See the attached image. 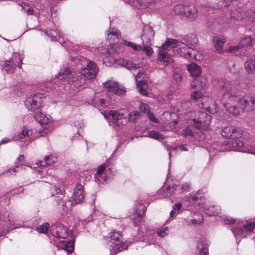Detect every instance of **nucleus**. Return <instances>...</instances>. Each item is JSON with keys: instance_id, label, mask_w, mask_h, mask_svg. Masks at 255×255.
Segmentation results:
<instances>
[{"instance_id": "20e7f679", "label": "nucleus", "mask_w": 255, "mask_h": 255, "mask_svg": "<svg viewBox=\"0 0 255 255\" xmlns=\"http://www.w3.org/2000/svg\"><path fill=\"white\" fill-rule=\"evenodd\" d=\"M116 171L113 168H109L107 169L104 165H101L97 169L94 177L97 182L104 183L109 178V174L113 176L115 174Z\"/></svg>"}, {"instance_id": "0eeeda50", "label": "nucleus", "mask_w": 255, "mask_h": 255, "mask_svg": "<svg viewBox=\"0 0 255 255\" xmlns=\"http://www.w3.org/2000/svg\"><path fill=\"white\" fill-rule=\"evenodd\" d=\"M42 103V99L38 94L29 96L25 102V105L29 111H34L38 109L41 106Z\"/></svg>"}, {"instance_id": "0e129e2a", "label": "nucleus", "mask_w": 255, "mask_h": 255, "mask_svg": "<svg viewBox=\"0 0 255 255\" xmlns=\"http://www.w3.org/2000/svg\"><path fill=\"white\" fill-rule=\"evenodd\" d=\"M182 205L180 203H177L174 205L173 207L174 210H179L181 209Z\"/></svg>"}, {"instance_id": "2eb2a0df", "label": "nucleus", "mask_w": 255, "mask_h": 255, "mask_svg": "<svg viewBox=\"0 0 255 255\" xmlns=\"http://www.w3.org/2000/svg\"><path fill=\"white\" fill-rule=\"evenodd\" d=\"M206 82L207 79L204 77H196L191 83V87L192 89L196 88L197 90H200L205 87Z\"/></svg>"}, {"instance_id": "a211bd4d", "label": "nucleus", "mask_w": 255, "mask_h": 255, "mask_svg": "<svg viewBox=\"0 0 255 255\" xmlns=\"http://www.w3.org/2000/svg\"><path fill=\"white\" fill-rule=\"evenodd\" d=\"M181 42L178 39L167 38L164 43L162 45V48L163 49H168L169 48H175L180 46Z\"/></svg>"}, {"instance_id": "864d4df0", "label": "nucleus", "mask_w": 255, "mask_h": 255, "mask_svg": "<svg viewBox=\"0 0 255 255\" xmlns=\"http://www.w3.org/2000/svg\"><path fill=\"white\" fill-rule=\"evenodd\" d=\"M245 229L249 232H252L255 228V223L247 224L244 225Z\"/></svg>"}, {"instance_id": "bb28decb", "label": "nucleus", "mask_w": 255, "mask_h": 255, "mask_svg": "<svg viewBox=\"0 0 255 255\" xmlns=\"http://www.w3.org/2000/svg\"><path fill=\"white\" fill-rule=\"evenodd\" d=\"M57 161V157L55 156H46L44 161H39L37 163L38 166H44L46 165H50L55 163Z\"/></svg>"}, {"instance_id": "e433bc0d", "label": "nucleus", "mask_w": 255, "mask_h": 255, "mask_svg": "<svg viewBox=\"0 0 255 255\" xmlns=\"http://www.w3.org/2000/svg\"><path fill=\"white\" fill-rule=\"evenodd\" d=\"M148 134L149 137L155 139L164 138V136L162 134H161L159 132L156 131L154 130H151L149 131Z\"/></svg>"}, {"instance_id": "a18cd8bd", "label": "nucleus", "mask_w": 255, "mask_h": 255, "mask_svg": "<svg viewBox=\"0 0 255 255\" xmlns=\"http://www.w3.org/2000/svg\"><path fill=\"white\" fill-rule=\"evenodd\" d=\"M129 121L133 122L139 118L140 114L137 111H133L128 115Z\"/></svg>"}, {"instance_id": "393cba45", "label": "nucleus", "mask_w": 255, "mask_h": 255, "mask_svg": "<svg viewBox=\"0 0 255 255\" xmlns=\"http://www.w3.org/2000/svg\"><path fill=\"white\" fill-rule=\"evenodd\" d=\"M225 42L226 39L223 36H215L213 38L215 48L218 51L222 50Z\"/></svg>"}, {"instance_id": "412c9836", "label": "nucleus", "mask_w": 255, "mask_h": 255, "mask_svg": "<svg viewBox=\"0 0 255 255\" xmlns=\"http://www.w3.org/2000/svg\"><path fill=\"white\" fill-rule=\"evenodd\" d=\"M183 41L181 43L184 45H193L197 43L198 39L197 36L193 33H189L185 36L183 39Z\"/></svg>"}, {"instance_id": "4be33fe9", "label": "nucleus", "mask_w": 255, "mask_h": 255, "mask_svg": "<svg viewBox=\"0 0 255 255\" xmlns=\"http://www.w3.org/2000/svg\"><path fill=\"white\" fill-rule=\"evenodd\" d=\"M187 69L191 75L193 77H199V76L201 73L200 67L194 63L188 65Z\"/></svg>"}, {"instance_id": "338daca9", "label": "nucleus", "mask_w": 255, "mask_h": 255, "mask_svg": "<svg viewBox=\"0 0 255 255\" xmlns=\"http://www.w3.org/2000/svg\"><path fill=\"white\" fill-rule=\"evenodd\" d=\"M243 231V229H241V228H237L236 229H235L234 230H233V233L235 235V236H237L238 235H237V232L238 231Z\"/></svg>"}, {"instance_id": "13d9d810", "label": "nucleus", "mask_w": 255, "mask_h": 255, "mask_svg": "<svg viewBox=\"0 0 255 255\" xmlns=\"http://www.w3.org/2000/svg\"><path fill=\"white\" fill-rule=\"evenodd\" d=\"M166 231H167V229L166 228H163L162 229L159 231H158V235L160 236V237H164L166 234Z\"/></svg>"}, {"instance_id": "c756f323", "label": "nucleus", "mask_w": 255, "mask_h": 255, "mask_svg": "<svg viewBox=\"0 0 255 255\" xmlns=\"http://www.w3.org/2000/svg\"><path fill=\"white\" fill-rule=\"evenodd\" d=\"M187 6L182 4H179L175 6L174 12L176 15H178L181 17H184L186 10Z\"/></svg>"}, {"instance_id": "c85d7f7f", "label": "nucleus", "mask_w": 255, "mask_h": 255, "mask_svg": "<svg viewBox=\"0 0 255 255\" xmlns=\"http://www.w3.org/2000/svg\"><path fill=\"white\" fill-rule=\"evenodd\" d=\"M55 193H53V196H56V198L55 199V201L57 202L58 205H60L62 204L63 205V197L64 195L62 194V190L59 188H55Z\"/></svg>"}, {"instance_id": "4c0bfd02", "label": "nucleus", "mask_w": 255, "mask_h": 255, "mask_svg": "<svg viewBox=\"0 0 255 255\" xmlns=\"http://www.w3.org/2000/svg\"><path fill=\"white\" fill-rule=\"evenodd\" d=\"M252 42V39L250 36H246L241 40L240 45L242 47L249 46L251 44Z\"/></svg>"}, {"instance_id": "9d476101", "label": "nucleus", "mask_w": 255, "mask_h": 255, "mask_svg": "<svg viewBox=\"0 0 255 255\" xmlns=\"http://www.w3.org/2000/svg\"><path fill=\"white\" fill-rule=\"evenodd\" d=\"M154 35V32L152 27L148 25H145L143 27L142 34L141 35L143 44L151 45Z\"/></svg>"}, {"instance_id": "a878e982", "label": "nucleus", "mask_w": 255, "mask_h": 255, "mask_svg": "<svg viewBox=\"0 0 255 255\" xmlns=\"http://www.w3.org/2000/svg\"><path fill=\"white\" fill-rule=\"evenodd\" d=\"M189 46L184 45L183 47H180L177 49V53L184 58H190L191 57V53L189 51Z\"/></svg>"}, {"instance_id": "ddd939ff", "label": "nucleus", "mask_w": 255, "mask_h": 255, "mask_svg": "<svg viewBox=\"0 0 255 255\" xmlns=\"http://www.w3.org/2000/svg\"><path fill=\"white\" fill-rule=\"evenodd\" d=\"M84 197L83 186L80 184L76 185L72 195L73 201L76 204L80 203L82 202Z\"/></svg>"}, {"instance_id": "e2e57ef3", "label": "nucleus", "mask_w": 255, "mask_h": 255, "mask_svg": "<svg viewBox=\"0 0 255 255\" xmlns=\"http://www.w3.org/2000/svg\"><path fill=\"white\" fill-rule=\"evenodd\" d=\"M224 223L225 224L229 225L234 224L235 221L233 219H226L224 220Z\"/></svg>"}, {"instance_id": "dca6fc26", "label": "nucleus", "mask_w": 255, "mask_h": 255, "mask_svg": "<svg viewBox=\"0 0 255 255\" xmlns=\"http://www.w3.org/2000/svg\"><path fill=\"white\" fill-rule=\"evenodd\" d=\"M186 10L184 17H186L189 20L194 21L198 17L197 9L193 5L187 6Z\"/></svg>"}, {"instance_id": "3c124183", "label": "nucleus", "mask_w": 255, "mask_h": 255, "mask_svg": "<svg viewBox=\"0 0 255 255\" xmlns=\"http://www.w3.org/2000/svg\"><path fill=\"white\" fill-rule=\"evenodd\" d=\"M139 110L140 111L146 113H148V112H149V106L147 104H144V103H141L139 105Z\"/></svg>"}, {"instance_id": "2f4dec72", "label": "nucleus", "mask_w": 255, "mask_h": 255, "mask_svg": "<svg viewBox=\"0 0 255 255\" xmlns=\"http://www.w3.org/2000/svg\"><path fill=\"white\" fill-rule=\"evenodd\" d=\"M123 44L127 46H128L131 48V49L135 51H140L142 47L139 45L135 44V43L128 41L126 40L123 41Z\"/></svg>"}, {"instance_id": "de8ad7c7", "label": "nucleus", "mask_w": 255, "mask_h": 255, "mask_svg": "<svg viewBox=\"0 0 255 255\" xmlns=\"http://www.w3.org/2000/svg\"><path fill=\"white\" fill-rule=\"evenodd\" d=\"M203 96L202 93L200 90L195 91L191 94V97L192 100H197Z\"/></svg>"}, {"instance_id": "052dcab7", "label": "nucleus", "mask_w": 255, "mask_h": 255, "mask_svg": "<svg viewBox=\"0 0 255 255\" xmlns=\"http://www.w3.org/2000/svg\"><path fill=\"white\" fill-rule=\"evenodd\" d=\"M24 159V156L23 155H19V156L16 158L15 163L17 165H19L18 163L23 161Z\"/></svg>"}, {"instance_id": "bf43d9fd", "label": "nucleus", "mask_w": 255, "mask_h": 255, "mask_svg": "<svg viewBox=\"0 0 255 255\" xmlns=\"http://www.w3.org/2000/svg\"><path fill=\"white\" fill-rule=\"evenodd\" d=\"M183 133L185 135H192L193 132L191 129L186 128L183 130Z\"/></svg>"}, {"instance_id": "f704fd0d", "label": "nucleus", "mask_w": 255, "mask_h": 255, "mask_svg": "<svg viewBox=\"0 0 255 255\" xmlns=\"http://www.w3.org/2000/svg\"><path fill=\"white\" fill-rule=\"evenodd\" d=\"M157 0H136L137 3L142 8H146Z\"/></svg>"}, {"instance_id": "8fccbe9b", "label": "nucleus", "mask_w": 255, "mask_h": 255, "mask_svg": "<svg viewBox=\"0 0 255 255\" xmlns=\"http://www.w3.org/2000/svg\"><path fill=\"white\" fill-rule=\"evenodd\" d=\"M91 104L94 105L96 107H98L100 106H105L106 104L105 103V100L104 99H99L98 101L95 102L93 101H91Z\"/></svg>"}, {"instance_id": "ea45409f", "label": "nucleus", "mask_w": 255, "mask_h": 255, "mask_svg": "<svg viewBox=\"0 0 255 255\" xmlns=\"http://www.w3.org/2000/svg\"><path fill=\"white\" fill-rule=\"evenodd\" d=\"M192 200L195 202L196 204L198 205H200L202 204V201L204 200L202 199V195L199 192H197L196 194L193 195L192 196Z\"/></svg>"}, {"instance_id": "f03ea898", "label": "nucleus", "mask_w": 255, "mask_h": 255, "mask_svg": "<svg viewBox=\"0 0 255 255\" xmlns=\"http://www.w3.org/2000/svg\"><path fill=\"white\" fill-rule=\"evenodd\" d=\"M109 246L111 254L115 255L127 249V245L123 242L122 234L120 232L113 231L109 234Z\"/></svg>"}, {"instance_id": "b1692460", "label": "nucleus", "mask_w": 255, "mask_h": 255, "mask_svg": "<svg viewBox=\"0 0 255 255\" xmlns=\"http://www.w3.org/2000/svg\"><path fill=\"white\" fill-rule=\"evenodd\" d=\"M45 32L47 33V35L51 37L52 40L55 39L59 40L60 33L55 28V26L54 25L52 24L51 27H50L48 29H46Z\"/></svg>"}, {"instance_id": "cd10ccee", "label": "nucleus", "mask_w": 255, "mask_h": 255, "mask_svg": "<svg viewBox=\"0 0 255 255\" xmlns=\"http://www.w3.org/2000/svg\"><path fill=\"white\" fill-rule=\"evenodd\" d=\"M246 71L249 73H254L255 71V60L250 59L245 63Z\"/></svg>"}, {"instance_id": "f8f14e48", "label": "nucleus", "mask_w": 255, "mask_h": 255, "mask_svg": "<svg viewBox=\"0 0 255 255\" xmlns=\"http://www.w3.org/2000/svg\"><path fill=\"white\" fill-rule=\"evenodd\" d=\"M222 135L227 138L234 139L240 138L242 136L243 133L234 127L228 126L223 128Z\"/></svg>"}, {"instance_id": "f3484780", "label": "nucleus", "mask_w": 255, "mask_h": 255, "mask_svg": "<svg viewBox=\"0 0 255 255\" xmlns=\"http://www.w3.org/2000/svg\"><path fill=\"white\" fill-rule=\"evenodd\" d=\"M82 74L75 75L71 78V84L75 87L79 88L84 86L86 83V79L82 77Z\"/></svg>"}, {"instance_id": "423d86ee", "label": "nucleus", "mask_w": 255, "mask_h": 255, "mask_svg": "<svg viewBox=\"0 0 255 255\" xmlns=\"http://www.w3.org/2000/svg\"><path fill=\"white\" fill-rule=\"evenodd\" d=\"M103 85L105 90L116 95L119 96L123 95L126 93V90L121 87L119 84L115 81L112 80L107 81L106 82H104Z\"/></svg>"}, {"instance_id": "4468645a", "label": "nucleus", "mask_w": 255, "mask_h": 255, "mask_svg": "<svg viewBox=\"0 0 255 255\" xmlns=\"http://www.w3.org/2000/svg\"><path fill=\"white\" fill-rule=\"evenodd\" d=\"M35 120L41 125H46L51 122V118L49 115L40 111L36 112L33 115Z\"/></svg>"}, {"instance_id": "79ce46f5", "label": "nucleus", "mask_w": 255, "mask_h": 255, "mask_svg": "<svg viewBox=\"0 0 255 255\" xmlns=\"http://www.w3.org/2000/svg\"><path fill=\"white\" fill-rule=\"evenodd\" d=\"M14 67L10 63V61H6L3 64V69L7 73L12 72Z\"/></svg>"}, {"instance_id": "c03bdc74", "label": "nucleus", "mask_w": 255, "mask_h": 255, "mask_svg": "<svg viewBox=\"0 0 255 255\" xmlns=\"http://www.w3.org/2000/svg\"><path fill=\"white\" fill-rule=\"evenodd\" d=\"M49 227V224L45 223L40 225L37 228V231L40 233H46Z\"/></svg>"}, {"instance_id": "9b49d317", "label": "nucleus", "mask_w": 255, "mask_h": 255, "mask_svg": "<svg viewBox=\"0 0 255 255\" xmlns=\"http://www.w3.org/2000/svg\"><path fill=\"white\" fill-rule=\"evenodd\" d=\"M201 107L211 114H215L217 111V106L214 100L210 97L202 99Z\"/></svg>"}, {"instance_id": "6e6d98bb", "label": "nucleus", "mask_w": 255, "mask_h": 255, "mask_svg": "<svg viewBox=\"0 0 255 255\" xmlns=\"http://www.w3.org/2000/svg\"><path fill=\"white\" fill-rule=\"evenodd\" d=\"M173 78L176 83H179L182 80L181 75L178 73L174 74L173 75Z\"/></svg>"}, {"instance_id": "49530a36", "label": "nucleus", "mask_w": 255, "mask_h": 255, "mask_svg": "<svg viewBox=\"0 0 255 255\" xmlns=\"http://www.w3.org/2000/svg\"><path fill=\"white\" fill-rule=\"evenodd\" d=\"M143 47H142L141 50H143L146 52V54L148 56H150L152 54L153 50L152 48L150 46V45L143 44Z\"/></svg>"}, {"instance_id": "473e14b6", "label": "nucleus", "mask_w": 255, "mask_h": 255, "mask_svg": "<svg viewBox=\"0 0 255 255\" xmlns=\"http://www.w3.org/2000/svg\"><path fill=\"white\" fill-rule=\"evenodd\" d=\"M9 61H10V63L15 67L22 63V58L19 54H15Z\"/></svg>"}, {"instance_id": "5fc2aeb1", "label": "nucleus", "mask_w": 255, "mask_h": 255, "mask_svg": "<svg viewBox=\"0 0 255 255\" xmlns=\"http://www.w3.org/2000/svg\"><path fill=\"white\" fill-rule=\"evenodd\" d=\"M242 48L241 45H240V43L238 44V45L234 46H231L229 48V51L230 52H237L240 48Z\"/></svg>"}, {"instance_id": "39448f33", "label": "nucleus", "mask_w": 255, "mask_h": 255, "mask_svg": "<svg viewBox=\"0 0 255 255\" xmlns=\"http://www.w3.org/2000/svg\"><path fill=\"white\" fill-rule=\"evenodd\" d=\"M106 118H109L111 122L118 127L124 126L127 122L125 114L123 112L111 110L105 115Z\"/></svg>"}, {"instance_id": "c9c22d12", "label": "nucleus", "mask_w": 255, "mask_h": 255, "mask_svg": "<svg viewBox=\"0 0 255 255\" xmlns=\"http://www.w3.org/2000/svg\"><path fill=\"white\" fill-rule=\"evenodd\" d=\"M19 5L21 6V9L26 12L27 14H33V9L28 3L22 2L19 3Z\"/></svg>"}, {"instance_id": "1a4fd4ad", "label": "nucleus", "mask_w": 255, "mask_h": 255, "mask_svg": "<svg viewBox=\"0 0 255 255\" xmlns=\"http://www.w3.org/2000/svg\"><path fill=\"white\" fill-rule=\"evenodd\" d=\"M97 72L96 64L90 61L87 64V67L82 70L81 74L88 79H92L96 77Z\"/></svg>"}, {"instance_id": "09e8293b", "label": "nucleus", "mask_w": 255, "mask_h": 255, "mask_svg": "<svg viewBox=\"0 0 255 255\" xmlns=\"http://www.w3.org/2000/svg\"><path fill=\"white\" fill-rule=\"evenodd\" d=\"M181 189L182 191H188L190 189V185L188 183H185L180 185H177L175 190Z\"/></svg>"}, {"instance_id": "a19ab883", "label": "nucleus", "mask_w": 255, "mask_h": 255, "mask_svg": "<svg viewBox=\"0 0 255 255\" xmlns=\"http://www.w3.org/2000/svg\"><path fill=\"white\" fill-rule=\"evenodd\" d=\"M70 73V70L69 68H65L59 73L58 79L61 80L67 78Z\"/></svg>"}, {"instance_id": "58836bf2", "label": "nucleus", "mask_w": 255, "mask_h": 255, "mask_svg": "<svg viewBox=\"0 0 255 255\" xmlns=\"http://www.w3.org/2000/svg\"><path fill=\"white\" fill-rule=\"evenodd\" d=\"M74 241L70 240L64 245L63 249L68 253H71L74 250Z\"/></svg>"}, {"instance_id": "5701e85b", "label": "nucleus", "mask_w": 255, "mask_h": 255, "mask_svg": "<svg viewBox=\"0 0 255 255\" xmlns=\"http://www.w3.org/2000/svg\"><path fill=\"white\" fill-rule=\"evenodd\" d=\"M197 249L199 251V255H208V244L207 242L199 241L197 244Z\"/></svg>"}, {"instance_id": "69168bd1", "label": "nucleus", "mask_w": 255, "mask_h": 255, "mask_svg": "<svg viewBox=\"0 0 255 255\" xmlns=\"http://www.w3.org/2000/svg\"><path fill=\"white\" fill-rule=\"evenodd\" d=\"M10 141V140L9 138H7V137H5V138H3L1 140L0 144H5V143L8 142Z\"/></svg>"}, {"instance_id": "f257e3e1", "label": "nucleus", "mask_w": 255, "mask_h": 255, "mask_svg": "<svg viewBox=\"0 0 255 255\" xmlns=\"http://www.w3.org/2000/svg\"><path fill=\"white\" fill-rule=\"evenodd\" d=\"M215 86L221 93V101L227 110L233 115H239L244 112L255 110V97L236 96L234 86L225 79H215Z\"/></svg>"}, {"instance_id": "7ed1b4c3", "label": "nucleus", "mask_w": 255, "mask_h": 255, "mask_svg": "<svg viewBox=\"0 0 255 255\" xmlns=\"http://www.w3.org/2000/svg\"><path fill=\"white\" fill-rule=\"evenodd\" d=\"M211 117L204 112H198L195 113V118L190 121V124L196 128H203L206 129L210 125Z\"/></svg>"}, {"instance_id": "72a5a7b5", "label": "nucleus", "mask_w": 255, "mask_h": 255, "mask_svg": "<svg viewBox=\"0 0 255 255\" xmlns=\"http://www.w3.org/2000/svg\"><path fill=\"white\" fill-rule=\"evenodd\" d=\"M204 213L209 216H216L218 215V209H215L214 206H211L209 208H205Z\"/></svg>"}, {"instance_id": "680f3d73", "label": "nucleus", "mask_w": 255, "mask_h": 255, "mask_svg": "<svg viewBox=\"0 0 255 255\" xmlns=\"http://www.w3.org/2000/svg\"><path fill=\"white\" fill-rule=\"evenodd\" d=\"M173 189V187L172 188H171V187H167L166 188V190H167V192H169V194L168 193H167L166 195V197H170V196H172L174 194V193L172 191V189Z\"/></svg>"}, {"instance_id": "603ef678", "label": "nucleus", "mask_w": 255, "mask_h": 255, "mask_svg": "<svg viewBox=\"0 0 255 255\" xmlns=\"http://www.w3.org/2000/svg\"><path fill=\"white\" fill-rule=\"evenodd\" d=\"M17 168H19V165L15 164V166L13 168H9L7 169L6 172H4V174L10 173V174H12V173H15L17 171Z\"/></svg>"}, {"instance_id": "6e6552de", "label": "nucleus", "mask_w": 255, "mask_h": 255, "mask_svg": "<svg viewBox=\"0 0 255 255\" xmlns=\"http://www.w3.org/2000/svg\"><path fill=\"white\" fill-rule=\"evenodd\" d=\"M50 231L53 236L59 239H65L68 236L66 227L60 223L52 225Z\"/></svg>"}, {"instance_id": "aec40b11", "label": "nucleus", "mask_w": 255, "mask_h": 255, "mask_svg": "<svg viewBox=\"0 0 255 255\" xmlns=\"http://www.w3.org/2000/svg\"><path fill=\"white\" fill-rule=\"evenodd\" d=\"M166 49H163L162 46L160 48L159 52L158 54V60L159 61H163L166 65L172 62V60L169 58L170 55L165 51Z\"/></svg>"}, {"instance_id": "7c9ffc66", "label": "nucleus", "mask_w": 255, "mask_h": 255, "mask_svg": "<svg viewBox=\"0 0 255 255\" xmlns=\"http://www.w3.org/2000/svg\"><path fill=\"white\" fill-rule=\"evenodd\" d=\"M239 138H240L232 139V140L228 143L229 146L234 148L243 147L244 144L242 141L239 139Z\"/></svg>"}, {"instance_id": "4d7b16f0", "label": "nucleus", "mask_w": 255, "mask_h": 255, "mask_svg": "<svg viewBox=\"0 0 255 255\" xmlns=\"http://www.w3.org/2000/svg\"><path fill=\"white\" fill-rule=\"evenodd\" d=\"M147 114L149 118L153 122L157 123L158 122V120L155 118L154 115L151 113L150 112H148Z\"/></svg>"}, {"instance_id": "6ab92c4d", "label": "nucleus", "mask_w": 255, "mask_h": 255, "mask_svg": "<svg viewBox=\"0 0 255 255\" xmlns=\"http://www.w3.org/2000/svg\"><path fill=\"white\" fill-rule=\"evenodd\" d=\"M143 74L141 73H138L135 77L137 81V87L139 91V92L143 95H146L148 94V91L147 89V85L145 81H137L138 78H140L141 77V75Z\"/></svg>"}, {"instance_id": "37998d69", "label": "nucleus", "mask_w": 255, "mask_h": 255, "mask_svg": "<svg viewBox=\"0 0 255 255\" xmlns=\"http://www.w3.org/2000/svg\"><path fill=\"white\" fill-rule=\"evenodd\" d=\"M32 134V131L28 129L26 127H23L22 131L19 134V138L20 139L23 138L26 136H29Z\"/></svg>"}, {"instance_id": "774afa93", "label": "nucleus", "mask_w": 255, "mask_h": 255, "mask_svg": "<svg viewBox=\"0 0 255 255\" xmlns=\"http://www.w3.org/2000/svg\"><path fill=\"white\" fill-rule=\"evenodd\" d=\"M179 148L182 151H188V149L187 148V147H186L184 145L180 146Z\"/></svg>"}]
</instances>
